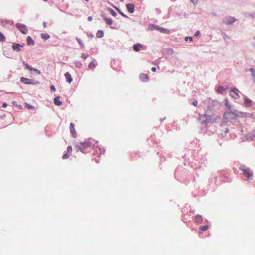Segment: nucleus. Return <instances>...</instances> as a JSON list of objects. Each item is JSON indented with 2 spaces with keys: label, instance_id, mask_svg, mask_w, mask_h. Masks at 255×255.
Masks as SVG:
<instances>
[{
  "label": "nucleus",
  "instance_id": "obj_15",
  "mask_svg": "<svg viewBox=\"0 0 255 255\" xmlns=\"http://www.w3.org/2000/svg\"><path fill=\"white\" fill-rule=\"evenodd\" d=\"M65 76L66 79V81L69 83H71L73 80L71 75L69 74V72H66L65 74Z\"/></svg>",
  "mask_w": 255,
  "mask_h": 255
},
{
  "label": "nucleus",
  "instance_id": "obj_25",
  "mask_svg": "<svg viewBox=\"0 0 255 255\" xmlns=\"http://www.w3.org/2000/svg\"><path fill=\"white\" fill-rule=\"evenodd\" d=\"M225 91V89L223 87L220 86L217 89V92L219 93H222Z\"/></svg>",
  "mask_w": 255,
  "mask_h": 255
},
{
  "label": "nucleus",
  "instance_id": "obj_43",
  "mask_svg": "<svg viewBox=\"0 0 255 255\" xmlns=\"http://www.w3.org/2000/svg\"><path fill=\"white\" fill-rule=\"evenodd\" d=\"M93 19V18L91 16H89L88 17V20L89 21H91Z\"/></svg>",
  "mask_w": 255,
  "mask_h": 255
},
{
  "label": "nucleus",
  "instance_id": "obj_47",
  "mask_svg": "<svg viewBox=\"0 0 255 255\" xmlns=\"http://www.w3.org/2000/svg\"><path fill=\"white\" fill-rule=\"evenodd\" d=\"M121 14L123 16H124V17H127L126 15H125L124 13H122V12H121Z\"/></svg>",
  "mask_w": 255,
  "mask_h": 255
},
{
  "label": "nucleus",
  "instance_id": "obj_49",
  "mask_svg": "<svg viewBox=\"0 0 255 255\" xmlns=\"http://www.w3.org/2000/svg\"><path fill=\"white\" fill-rule=\"evenodd\" d=\"M109 10L112 12V9L110 8Z\"/></svg>",
  "mask_w": 255,
  "mask_h": 255
},
{
  "label": "nucleus",
  "instance_id": "obj_52",
  "mask_svg": "<svg viewBox=\"0 0 255 255\" xmlns=\"http://www.w3.org/2000/svg\"><path fill=\"white\" fill-rule=\"evenodd\" d=\"M254 38L255 39V36L254 37Z\"/></svg>",
  "mask_w": 255,
  "mask_h": 255
},
{
  "label": "nucleus",
  "instance_id": "obj_28",
  "mask_svg": "<svg viewBox=\"0 0 255 255\" xmlns=\"http://www.w3.org/2000/svg\"><path fill=\"white\" fill-rule=\"evenodd\" d=\"M76 39H77V41L78 42V43H79V44L80 45L81 47L82 48H84V45L83 44L81 40L78 38H77Z\"/></svg>",
  "mask_w": 255,
  "mask_h": 255
},
{
  "label": "nucleus",
  "instance_id": "obj_23",
  "mask_svg": "<svg viewBox=\"0 0 255 255\" xmlns=\"http://www.w3.org/2000/svg\"><path fill=\"white\" fill-rule=\"evenodd\" d=\"M41 37L43 39L46 40L50 38V35L47 33H41Z\"/></svg>",
  "mask_w": 255,
  "mask_h": 255
},
{
  "label": "nucleus",
  "instance_id": "obj_3",
  "mask_svg": "<svg viewBox=\"0 0 255 255\" xmlns=\"http://www.w3.org/2000/svg\"><path fill=\"white\" fill-rule=\"evenodd\" d=\"M240 170L243 172V174L249 179L253 176V173L250 171V168H246L245 166H241Z\"/></svg>",
  "mask_w": 255,
  "mask_h": 255
},
{
  "label": "nucleus",
  "instance_id": "obj_33",
  "mask_svg": "<svg viewBox=\"0 0 255 255\" xmlns=\"http://www.w3.org/2000/svg\"><path fill=\"white\" fill-rule=\"evenodd\" d=\"M23 64L25 66L26 68L28 69L29 70H32V69H33V68L29 66L28 65L27 63H26L25 62H23Z\"/></svg>",
  "mask_w": 255,
  "mask_h": 255
},
{
  "label": "nucleus",
  "instance_id": "obj_20",
  "mask_svg": "<svg viewBox=\"0 0 255 255\" xmlns=\"http://www.w3.org/2000/svg\"><path fill=\"white\" fill-rule=\"evenodd\" d=\"M202 217L200 215H197L195 217V221L197 223H201L202 222Z\"/></svg>",
  "mask_w": 255,
  "mask_h": 255
},
{
  "label": "nucleus",
  "instance_id": "obj_32",
  "mask_svg": "<svg viewBox=\"0 0 255 255\" xmlns=\"http://www.w3.org/2000/svg\"><path fill=\"white\" fill-rule=\"evenodd\" d=\"M88 56H89V55L88 54L82 53L81 54V57L84 59H86Z\"/></svg>",
  "mask_w": 255,
  "mask_h": 255
},
{
  "label": "nucleus",
  "instance_id": "obj_26",
  "mask_svg": "<svg viewBox=\"0 0 255 255\" xmlns=\"http://www.w3.org/2000/svg\"><path fill=\"white\" fill-rule=\"evenodd\" d=\"M249 71L251 72L252 76L254 79H255V69L254 68H250L249 70Z\"/></svg>",
  "mask_w": 255,
  "mask_h": 255
},
{
  "label": "nucleus",
  "instance_id": "obj_41",
  "mask_svg": "<svg viewBox=\"0 0 255 255\" xmlns=\"http://www.w3.org/2000/svg\"><path fill=\"white\" fill-rule=\"evenodd\" d=\"M156 70V69L155 67H153L151 68V71L153 72H155Z\"/></svg>",
  "mask_w": 255,
  "mask_h": 255
},
{
  "label": "nucleus",
  "instance_id": "obj_19",
  "mask_svg": "<svg viewBox=\"0 0 255 255\" xmlns=\"http://www.w3.org/2000/svg\"><path fill=\"white\" fill-rule=\"evenodd\" d=\"M96 63L95 60L92 61L88 65V67L89 69H92L96 67Z\"/></svg>",
  "mask_w": 255,
  "mask_h": 255
},
{
  "label": "nucleus",
  "instance_id": "obj_45",
  "mask_svg": "<svg viewBox=\"0 0 255 255\" xmlns=\"http://www.w3.org/2000/svg\"><path fill=\"white\" fill-rule=\"evenodd\" d=\"M43 24L44 27H46V22H43Z\"/></svg>",
  "mask_w": 255,
  "mask_h": 255
},
{
  "label": "nucleus",
  "instance_id": "obj_1",
  "mask_svg": "<svg viewBox=\"0 0 255 255\" xmlns=\"http://www.w3.org/2000/svg\"><path fill=\"white\" fill-rule=\"evenodd\" d=\"M92 145V143L90 141V140H89L85 141L83 142L77 143L76 145V147L78 148V150L83 152L84 150L86 148L91 146Z\"/></svg>",
  "mask_w": 255,
  "mask_h": 255
},
{
  "label": "nucleus",
  "instance_id": "obj_13",
  "mask_svg": "<svg viewBox=\"0 0 255 255\" xmlns=\"http://www.w3.org/2000/svg\"><path fill=\"white\" fill-rule=\"evenodd\" d=\"M21 47H22V45L20 44L13 43L12 45V49L16 51H20Z\"/></svg>",
  "mask_w": 255,
  "mask_h": 255
},
{
  "label": "nucleus",
  "instance_id": "obj_24",
  "mask_svg": "<svg viewBox=\"0 0 255 255\" xmlns=\"http://www.w3.org/2000/svg\"><path fill=\"white\" fill-rule=\"evenodd\" d=\"M248 136L252 140H254L255 138V130L252 131V132L249 133Z\"/></svg>",
  "mask_w": 255,
  "mask_h": 255
},
{
  "label": "nucleus",
  "instance_id": "obj_2",
  "mask_svg": "<svg viewBox=\"0 0 255 255\" xmlns=\"http://www.w3.org/2000/svg\"><path fill=\"white\" fill-rule=\"evenodd\" d=\"M207 124H213L215 123L217 120L220 119V117L217 116L214 114L210 115L206 113Z\"/></svg>",
  "mask_w": 255,
  "mask_h": 255
},
{
  "label": "nucleus",
  "instance_id": "obj_14",
  "mask_svg": "<svg viewBox=\"0 0 255 255\" xmlns=\"http://www.w3.org/2000/svg\"><path fill=\"white\" fill-rule=\"evenodd\" d=\"M244 100H245V105L246 107H250L252 106V101L251 99H249L247 97H245L244 98Z\"/></svg>",
  "mask_w": 255,
  "mask_h": 255
},
{
  "label": "nucleus",
  "instance_id": "obj_22",
  "mask_svg": "<svg viewBox=\"0 0 255 255\" xmlns=\"http://www.w3.org/2000/svg\"><path fill=\"white\" fill-rule=\"evenodd\" d=\"M96 36L98 38H101L104 36V32L102 30H98L96 33Z\"/></svg>",
  "mask_w": 255,
  "mask_h": 255
},
{
  "label": "nucleus",
  "instance_id": "obj_10",
  "mask_svg": "<svg viewBox=\"0 0 255 255\" xmlns=\"http://www.w3.org/2000/svg\"><path fill=\"white\" fill-rule=\"evenodd\" d=\"M74 124L73 123H71L70 124V132L71 133L72 136L74 137H76V131L75 130V128H74Z\"/></svg>",
  "mask_w": 255,
  "mask_h": 255
},
{
  "label": "nucleus",
  "instance_id": "obj_6",
  "mask_svg": "<svg viewBox=\"0 0 255 255\" xmlns=\"http://www.w3.org/2000/svg\"><path fill=\"white\" fill-rule=\"evenodd\" d=\"M20 81L27 85H34L36 84L37 83L33 80H30L27 78L24 77H21L20 78Z\"/></svg>",
  "mask_w": 255,
  "mask_h": 255
},
{
  "label": "nucleus",
  "instance_id": "obj_16",
  "mask_svg": "<svg viewBox=\"0 0 255 255\" xmlns=\"http://www.w3.org/2000/svg\"><path fill=\"white\" fill-rule=\"evenodd\" d=\"M54 103L56 106H60L62 104V102L60 100V97L58 96L54 98Z\"/></svg>",
  "mask_w": 255,
  "mask_h": 255
},
{
  "label": "nucleus",
  "instance_id": "obj_34",
  "mask_svg": "<svg viewBox=\"0 0 255 255\" xmlns=\"http://www.w3.org/2000/svg\"><path fill=\"white\" fill-rule=\"evenodd\" d=\"M67 151L68 152L71 153L72 151V147L71 146H69L67 147Z\"/></svg>",
  "mask_w": 255,
  "mask_h": 255
},
{
  "label": "nucleus",
  "instance_id": "obj_42",
  "mask_svg": "<svg viewBox=\"0 0 255 255\" xmlns=\"http://www.w3.org/2000/svg\"><path fill=\"white\" fill-rule=\"evenodd\" d=\"M7 104H6V103H3V104H2V107L3 108H6V107H7Z\"/></svg>",
  "mask_w": 255,
  "mask_h": 255
},
{
  "label": "nucleus",
  "instance_id": "obj_39",
  "mask_svg": "<svg viewBox=\"0 0 255 255\" xmlns=\"http://www.w3.org/2000/svg\"><path fill=\"white\" fill-rule=\"evenodd\" d=\"M191 1L194 4H196L197 3L198 0H191Z\"/></svg>",
  "mask_w": 255,
  "mask_h": 255
},
{
  "label": "nucleus",
  "instance_id": "obj_4",
  "mask_svg": "<svg viewBox=\"0 0 255 255\" xmlns=\"http://www.w3.org/2000/svg\"><path fill=\"white\" fill-rule=\"evenodd\" d=\"M16 27L22 33L26 34L28 33L27 28L25 25L21 23H17Z\"/></svg>",
  "mask_w": 255,
  "mask_h": 255
},
{
  "label": "nucleus",
  "instance_id": "obj_5",
  "mask_svg": "<svg viewBox=\"0 0 255 255\" xmlns=\"http://www.w3.org/2000/svg\"><path fill=\"white\" fill-rule=\"evenodd\" d=\"M239 90L238 89L236 88H234L231 90L230 91V95L231 96H232L233 98L235 99H238L240 98V96L239 95L238 92Z\"/></svg>",
  "mask_w": 255,
  "mask_h": 255
},
{
  "label": "nucleus",
  "instance_id": "obj_18",
  "mask_svg": "<svg viewBox=\"0 0 255 255\" xmlns=\"http://www.w3.org/2000/svg\"><path fill=\"white\" fill-rule=\"evenodd\" d=\"M27 44L28 45H33L34 44V41L30 36L27 37Z\"/></svg>",
  "mask_w": 255,
  "mask_h": 255
},
{
  "label": "nucleus",
  "instance_id": "obj_17",
  "mask_svg": "<svg viewBox=\"0 0 255 255\" xmlns=\"http://www.w3.org/2000/svg\"><path fill=\"white\" fill-rule=\"evenodd\" d=\"M142 47V45L139 43L134 44L133 46V49L136 52L139 51L140 50V49Z\"/></svg>",
  "mask_w": 255,
  "mask_h": 255
},
{
  "label": "nucleus",
  "instance_id": "obj_48",
  "mask_svg": "<svg viewBox=\"0 0 255 255\" xmlns=\"http://www.w3.org/2000/svg\"><path fill=\"white\" fill-rule=\"evenodd\" d=\"M225 132H226V133L228 132H229L228 129H227L226 130V131H225Z\"/></svg>",
  "mask_w": 255,
  "mask_h": 255
},
{
  "label": "nucleus",
  "instance_id": "obj_50",
  "mask_svg": "<svg viewBox=\"0 0 255 255\" xmlns=\"http://www.w3.org/2000/svg\"><path fill=\"white\" fill-rule=\"evenodd\" d=\"M233 21H234V20H233V19L231 21V22H233Z\"/></svg>",
  "mask_w": 255,
  "mask_h": 255
},
{
  "label": "nucleus",
  "instance_id": "obj_9",
  "mask_svg": "<svg viewBox=\"0 0 255 255\" xmlns=\"http://www.w3.org/2000/svg\"><path fill=\"white\" fill-rule=\"evenodd\" d=\"M140 81L143 82H147L149 81V77L147 74L141 73L139 75Z\"/></svg>",
  "mask_w": 255,
  "mask_h": 255
},
{
  "label": "nucleus",
  "instance_id": "obj_21",
  "mask_svg": "<svg viewBox=\"0 0 255 255\" xmlns=\"http://www.w3.org/2000/svg\"><path fill=\"white\" fill-rule=\"evenodd\" d=\"M209 229V226L208 225H204L200 228V233H202L204 231H207Z\"/></svg>",
  "mask_w": 255,
  "mask_h": 255
},
{
  "label": "nucleus",
  "instance_id": "obj_31",
  "mask_svg": "<svg viewBox=\"0 0 255 255\" xmlns=\"http://www.w3.org/2000/svg\"><path fill=\"white\" fill-rule=\"evenodd\" d=\"M105 20L108 24H109V25L112 24V19H111L105 18Z\"/></svg>",
  "mask_w": 255,
  "mask_h": 255
},
{
  "label": "nucleus",
  "instance_id": "obj_30",
  "mask_svg": "<svg viewBox=\"0 0 255 255\" xmlns=\"http://www.w3.org/2000/svg\"><path fill=\"white\" fill-rule=\"evenodd\" d=\"M70 157V155L68 153H65L62 156V159H66Z\"/></svg>",
  "mask_w": 255,
  "mask_h": 255
},
{
  "label": "nucleus",
  "instance_id": "obj_8",
  "mask_svg": "<svg viewBox=\"0 0 255 255\" xmlns=\"http://www.w3.org/2000/svg\"><path fill=\"white\" fill-rule=\"evenodd\" d=\"M224 116L226 118L233 119L238 117V115L233 112H227L225 113Z\"/></svg>",
  "mask_w": 255,
  "mask_h": 255
},
{
  "label": "nucleus",
  "instance_id": "obj_12",
  "mask_svg": "<svg viewBox=\"0 0 255 255\" xmlns=\"http://www.w3.org/2000/svg\"><path fill=\"white\" fill-rule=\"evenodd\" d=\"M156 29L159 30L160 32L163 33L169 34L170 33V31L169 29H166V28H164L163 27H160L158 26H156Z\"/></svg>",
  "mask_w": 255,
  "mask_h": 255
},
{
  "label": "nucleus",
  "instance_id": "obj_46",
  "mask_svg": "<svg viewBox=\"0 0 255 255\" xmlns=\"http://www.w3.org/2000/svg\"><path fill=\"white\" fill-rule=\"evenodd\" d=\"M116 15V13L114 10H113V15Z\"/></svg>",
  "mask_w": 255,
  "mask_h": 255
},
{
  "label": "nucleus",
  "instance_id": "obj_35",
  "mask_svg": "<svg viewBox=\"0 0 255 255\" xmlns=\"http://www.w3.org/2000/svg\"><path fill=\"white\" fill-rule=\"evenodd\" d=\"M192 37H186L185 38V41H187L188 40H189L190 41H192Z\"/></svg>",
  "mask_w": 255,
  "mask_h": 255
},
{
  "label": "nucleus",
  "instance_id": "obj_44",
  "mask_svg": "<svg viewBox=\"0 0 255 255\" xmlns=\"http://www.w3.org/2000/svg\"><path fill=\"white\" fill-rule=\"evenodd\" d=\"M200 34V32L199 31H197L196 33L195 34V36H198Z\"/></svg>",
  "mask_w": 255,
  "mask_h": 255
},
{
  "label": "nucleus",
  "instance_id": "obj_27",
  "mask_svg": "<svg viewBox=\"0 0 255 255\" xmlns=\"http://www.w3.org/2000/svg\"><path fill=\"white\" fill-rule=\"evenodd\" d=\"M5 40V37L4 35L0 32V42L4 41Z\"/></svg>",
  "mask_w": 255,
  "mask_h": 255
},
{
  "label": "nucleus",
  "instance_id": "obj_29",
  "mask_svg": "<svg viewBox=\"0 0 255 255\" xmlns=\"http://www.w3.org/2000/svg\"><path fill=\"white\" fill-rule=\"evenodd\" d=\"M26 107L27 109H32V110H33L34 109V107L32 106H31L29 104H26Z\"/></svg>",
  "mask_w": 255,
  "mask_h": 255
},
{
  "label": "nucleus",
  "instance_id": "obj_38",
  "mask_svg": "<svg viewBox=\"0 0 255 255\" xmlns=\"http://www.w3.org/2000/svg\"><path fill=\"white\" fill-rule=\"evenodd\" d=\"M197 104H198L197 101H195L192 102V105H194V106H197Z\"/></svg>",
  "mask_w": 255,
  "mask_h": 255
},
{
  "label": "nucleus",
  "instance_id": "obj_53",
  "mask_svg": "<svg viewBox=\"0 0 255 255\" xmlns=\"http://www.w3.org/2000/svg\"><path fill=\"white\" fill-rule=\"evenodd\" d=\"M254 140H255V139Z\"/></svg>",
  "mask_w": 255,
  "mask_h": 255
},
{
  "label": "nucleus",
  "instance_id": "obj_36",
  "mask_svg": "<svg viewBox=\"0 0 255 255\" xmlns=\"http://www.w3.org/2000/svg\"><path fill=\"white\" fill-rule=\"evenodd\" d=\"M50 89H51V90L52 91H53V92H55V91H56V89H55V88L54 86V85H51V86H50Z\"/></svg>",
  "mask_w": 255,
  "mask_h": 255
},
{
  "label": "nucleus",
  "instance_id": "obj_40",
  "mask_svg": "<svg viewBox=\"0 0 255 255\" xmlns=\"http://www.w3.org/2000/svg\"><path fill=\"white\" fill-rule=\"evenodd\" d=\"M81 66H82V64L81 63H80V62L77 63L76 66H77L78 67L80 68L81 67Z\"/></svg>",
  "mask_w": 255,
  "mask_h": 255
},
{
  "label": "nucleus",
  "instance_id": "obj_37",
  "mask_svg": "<svg viewBox=\"0 0 255 255\" xmlns=\"http://www.w3.org/2000/svg\"><path fill=\"white\" fill-rule=\"evenodd\" d=\"M32 70H33L34 71L36 72L38 74H40V73H41L40 71L37 69L33 68V69H32Z\"/></svg>",
  "mask_w": 255,
  "mask_h": 255
},
{
  "label": "nucleus",
  "instance_id": "obj_11",
  "mask_svg": "<svg viewBox=\"0 0 255 255\" xmlns=\"http://www.w3.org/2000/svg\"><path fill=\"white\" fill-rule=\"evenodd\" d=\"M126 7L128 11L130 13H133L134 10V5L132 3H128L126 4Z\"/></svg>",
  "mask_w": 255,
  "mask_h": 255
},
{
  "label": "nucleus",
  "instance_id": "obj_7",
  "mask_svg": "<svg viewBox=\"0 0 255 255\" xmlns=\"http://www.w3.org/2000/svg\"><path fill=\"white\" fill-rule=\"evenodd\" d=\"M207 115L206 113L204 115H199L198 120L200 121L202 123L205 124L206 125H207Z\"/></svg>",
  "mask_w": 255,
  "mask_h": 255
},
{
  "label": "nucleus",
  "instance_id": "obj_51",
  "mask_svg": "<svg viewBox=\"0 0 255 255\" xmlns=\"http://www.w3.org/2000/svg\"><path fill=\"white\" fill-rule=\"evenodd\" d=\"M86 1H88L89 0H85Z\"/></svg>",
  "mask_w": 255,
  "mask_h": 255
}]
</instances>
